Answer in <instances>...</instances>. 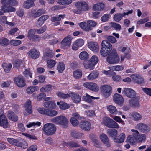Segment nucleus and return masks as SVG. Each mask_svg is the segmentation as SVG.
Here are the masks:
<instances>
[{"label": "nucleus", "mask_w": 151, "mask_h": 151, "mask_svg": "<svg viewBox=\"0 0 151 151\" xmlns=\"http://www.w3.org/2000/svg\"><path fill=\"white\" fill-rule=\"evenodd\" d=\"M65 16V14H60L58 16H54L51 17V20L52 22H54L53 23L54 26H57L60 24V21L61 20V19H63Z\"/></svg>", "instance_id": "obj_16"}, {"label": "nucleus", "mask_w": 151, "mask_h": 151, "mask_svg": "<svg viewBox=\"0 0 151 151\" xmlns=\"http://www.w3.org/2000/svg\"><path fill=\"white\" fill-rule=\"evenodd\" d=\"M107 40H103L101 43V47L100 50L101 55L103 57H106L111 51L112 49V45L109 42L114 43L116 40L114 37L112 36H108Z\"/></svg>", "instance_id": "obj_1"}, {"label": "nucleus", "mask_w": 151, "mask_h": 151, "mask_svg": "<svg viewBox=\"0 0 151 151\" xmlns=\"http://www.w3.org/2000/svg\"><path fill=\"white\" fill-rule=\"evenodd\" d=\"M101 92L106 94H111L112 93V87L109 85H102L100 87Z\"/></svg>", "instance_id": "obj_19"}, {"label": "nucleus", "mask_w": 151, "mask_h": 151, "mask_svg": "<svg viewBox=\"0 0 151 151\" xmlns=\"http://www.w3.org/2000/svg\"><path fill=\"white\" fill-rule=\"evenodd\" d=\"M28 56L32 59L38 58L40 56V53L39 51L35 48L31 49L27 53Z\"/></svg>", "instance_id": "obj_13"}, {"label": "nucleus", "mask_w": 151, "mask_h": 151, "mask_svg": "<svg viewBox=\"0 0 151 151\" xmlns=\"http://www.w3.org/2000/svg\"><path fill=\"white\" fill-rule=\"evenodd\" d=\"M35 0H27L24 1L23 4V7L24 8L29 9L35 5L34 2Z\"/></svg>", "instance_id": "obj_24"}, {"label": "nucleus", "mask_w": 151, "mask_h": 151, "mask_svg": "<svg viewBox=\"0 0 151 151\" xmlns=\"http://www.w3.org/2000/svg\"><path fill=\"white\" fill-rule=\"evenodd\" d=\"M107 132L111 137H116L117 134V131L115 129H109L107 130Z\"/></svg>", "instance_id": "obj_46"}, {"label": "nucleus", "mask_w": 151, "mask_h": 151, "mask_svg": "<svg viewBox=\"0 0 151 151\" xmlns=\"http://www.w3.org/2000/svg\"><path fill=\"white\" fill-rule=\"evenodd\" d=\"M111 26L113 28L115 29L116 30H120L121 29V27L119 24L114 22L110 23Z\"/></svg>", "instance_id": "obj_54"}, {"label": "nucleus", "mask_w": 151, "mask_h": 151, "mask_svg": "<svg viewBox=\"0 0 151 151\" xmlns=\"http://www.w3.org/2000/svg\"><path fill=\"white\" fill-rule=\"evenodd\" d=\"M107 109L108 111L111 114L116 115L117 113L116 108L113 105H109L107 106Z\"/></svg>", "instance_id": "obj_31"}, {"label": "nucleus", "mask_w": 151, "mask_h": 151, "mask_svg": "<svg viewBox=\"0 0 151 151\" xmlns=\"http://www.w3.org/2000/svg\"><path fill=\"white\" fill-rule=\"evenodd\" d=\"M42 129L45 134L47 135H50L55 133L56 128L53 124L46 123L44 125Z\"/></svg>", "instance_id": "obj_6"}, {"label": "nucleus", "mask_w": 151, "mask_h": 151, "mask_svg": "<svg viewBox=\"0 0 151 151\" xmlns=\"http://www.w3.org/2000/svg\"><path fill=\"white\" fill-rule=\"evenodd\" d=\"M99 60L97 57L96 55L93 56L89 60L88 62L84 61L83 65L86 69H89L92 70L94 68L95 66L98 63Z\"/></svg>", "instance_id": "obj_5"}, {"label": "nucleus", "mask_w": 151, "mask_h": 151, "mask_svg": "<svg viewBox=\"0 0 151 151\" xmlns=\"http://www.w3.org/2000/svg\"><path fill=\"white\" fill-rule=\"evenodd\" d=\"M46 115L50 117L56 116L58 114L57 111L53 109H48L47 110Z\"/></svg>", "instance_id": "obj_43"}, {"label": "nucleus", "mask_w": 151, "mask_h": 151, "mask_svg": "<svg viewBox=\"0 0 151 151\" xmlns=\"http://www.w3.org/2000/svg\"><path fill=\"white\" fill-rule=\"evenodd\" d=\"M109 19V15L105 14L103 15L101 18V20L102 22H105L107 21Z\"/></svg>", "instance_id": "obj_59"}, {"label": "nucleus", "mask_w": 151, "mask_h": 151, "mask_svg": "<svg viewBox=\"0 0 151 151\" xmlns=\"http://www.w3.org/2000/svg\"><path fill=\"white\" fill-rule=\"evenodd\" d=\"M76 8L73 9V12L76 14H79L83 11H87L88 9L87 4L85 1H78L75 4Z\"/></svg>", "instance_id": "obj_3"}, {"label": "nucleus", "mask_w": 151, "mask_h": 151, "mask_svg": "<svg viewBox=\"0 0 151 151\" xmlns=\"http://www.w3.org/2000/svg\"><path fill=\"white\" fill-rule=\"evenodd\" d=\"M72 39L70 35H68L63 39L60 43L61 48L65 50L69 48L71 45Z\"/></svg>", "instance_id": "obj_9"}, {"label": "nucleus", "mask_w": 151, "mask_h": 151, "mask_svg": "<svg viewBox=\"0 0 151 151\" xmlns=\"http://www.w3.org/2000/svg\"><path fill=\"white\" fill-rule=\"evenodd\" d=\"M41 125V123L39 122H30L26 126L27 128H30L33 126H35V125H37L40 126Z\"/></svg>", "instance_id": "obj_63"}, {"label": "nucleus", "mask_w": 151, "mask_h": 151, "mask_svg": "<svg viewBox=\"0 0 151 151\" xmlns=\"http://www.w3.org/2000/svg\"><path fill=\"white\" fill-rule=\"evenodd\" d=\"M35 33V30L34 29H30L28 32L27 37L30 40L34 35Z\"/></svg>", "instance_id": "obj_61"}, {"label": "nucleus", "mask_w": 151, "mask_h": 151, "mask_svg": "<svg viewBox=\"0 0 151 151\" xmlns=\"http://www.w3.org/2000/svg\"><path fill=\"white\" fill-rule=\"evenodd\" d=\"M100 137L104 144L107 147H111V145L109 141L108 138L106 135L102 134L100 135Z\"/></svg>", "instance_id": "obj_22"}, {"label": "nucleus", "mask_w": 151, "mask_h": 151, "mask_svg": "<svg viewBox=\"0 0 151 151\" xmlns=\"http://www.w3.org/2000/svg\"><path fill=\"white\" fill-rule=\"evenodd\" d=\"M65 65L64 62H59L57 64V69L60 73H62L65 70Z\"/></svg>", "instance_id": "obj_34"}, {"label": "nucleus", "mask_w": 151, "mask_h": 151, "mask_svg": "<svg viewBox=\"0 0 151 151\" xmlns=\"http://www.w3.org/2000/svg\"><path fill=\"white\" fill-rule=\"evenodd\" d=\"M74 42L79 47L82 46L84 43V40L82 39H78Z\"/></svg>", "instance_id": "obj_60"}, {"label": "nucleus", "mask_w": 151, "mask_h": 151, "mask_svg": "<svg viewBox=\"0 0 151 151\" xmlns=\"http://www.w3.org/2000/svg\"><path fill=\"white\" fill-rule=\"evenodd\" d=\"M79 57L81 60H86L88 59L89 55L86 52L83 51L80 53Z\"/></svg>", "instance_id": "obj_39"}, {"label": "nucleus", "mask_w": 151, "mask_h": 151, "mask_svg": "<svg viewBox=\"0 0 151 151\" xmlns=\"http://www.w3.org/2000/svg\"><path fill=\"white\" fill-rule=\"evenodd\" d=\"M105 7V4L102 2H99L94 5L93 9L94 10L101 11L103 10Z\"/></svg>", "instance_id": "obj_27"}, {"label": "nucleus", "mask_w": 151, "mask_h": 151, "mask_svg": "<svg viewBox=\"0 0 151 151\" xmlns=\"http://www.w3.org/2000/svg\"><path fill=\"white\" fill-rule=\"evenodd\" d=\"M125 137V134L123 133H122L118 138H114V141L115 142L117 143H122L124 141Z\"/></svg>", "instance_id": "obj_36"}, {"label": "nucleus", "mask_w": 151, "mask_h": 151, "mask_svg": "<svg viewBox=\"0 0 151 151\" xmlns=\"http://www.w3.org/2000/svg\"><path fill=\"white\" fill-rule=\"evenodd\" d=\"M22 60L19 59H16L13 63V65L14 67L19 68L22 63Z\"/></svg>", "instance_id": "obj_53"}, {"label": "nucleus", "mask_w": 151, "mask_h": 151, "mask_svg": "<svg viewBox=\"0 0 151 151\" xmlns=\"http://www.w3.org/2000/svg\"><path fill=\"white\" fill-rule=\"evenodd\" d=\"M113 100L116 104L118 105L122 104L124 101V99L121 95H114Z\"/></svg>", "instance_id": "obj_26"}, {"label": "nucleus", "mask_w": 151, "mask_h": 151, "mask_svg": "<svg viewBox=\"0 0 151 151\" xmlns=\"http://www.w3.org/2000/svg\"><path fill=\"white\" fill-rule=\"evenodd\" d=\"M31 13L33 14L34 18H36L44 14L45 12L42 9H40L37 10L36 12L35 10H32Z\"/></svg>", "instance_id": "obj_29"}, {"label": "nucleus", "mask_w": 151, "mask_h": 151, "mask_svg": "<svg viewBox=\"0 0 151 151\" xmlns=\"http://www.w3.org/2000/svg\"><path fill=\"white\" fill-rule=\"evenodd\" d=\"M130 77L135 83L138 84H141L144 83L143 78L139 75L133 74Z\"/></svg>", "instance_id": "obj_17"}, {"label": "nucleus", "mask_w": 151, "mask_h": 151, "mask_svg": "<svg viewBox=\"0 0 151 151\" xmlns=\"http://www.w3.org/2000/svg\"><path fill=\"white\" fill-rule=\"evenodd\" d=\"M47 65L48 68L51 69L54 67L56 64V61L52 59H49L47 61Z\"/></svg>", "instance_id": "obj_45"}, {"label": "nucleus", "mask_w": 151, "mask_h": 151, "mask_svg": "<svg viewBox=\"0 0 151 151\" xmlns=\"http://www.w3.org/2000/svg\"><path fill=\"white\" fill-rule=\"evenodd\" d=\"M23 74L24 76L27 77H29L31 78H32V73L30 72V68H28V69H26L24 72Z\"/></svg>", "instance_id": "obj_56"}, {"label": "nucleus", "mask_w": 151, "mask_h": 151, "mask_svg": "<svg viewBox=\"0 0 151 151\" xmlns=\"http://www.w3.org/2000/svg\"><path fill=\"white\" fill-rule=\"evenodd\" d=\"M57 104L58 105H59L60 108L62 110H65L70 108V106L67 103L63 102L60 104L59 102H57Z\"/></svg>", "instance_id": "obj_41"}, {"label": "nucleus", "mask_w": 151, "mask_h": 151, "mask_svg": "<svg viewBox=\"0 0 151 151\" xmlns=\"http://www.w3.org/2000/svg\"><path fill=\"white\" fill-rule=\"evenodd\" d=\"M70 121L72 125L74 127L77 126L80 124L78 120L73 117H72L71 118Z\"/></svg>", "instance_id": "obj_57"}, {"label": "nucleus", "mask_w": 151, "mask_h": 151, "mask_svg": "<svg viewBox=\"0 0 151 151\" xmlns=\"http://www.w3.org/2000/svg\"><path fill=\"white\" fill-rule=\"evenodd\" d=\"M70 135L73 138L78 139L82 137L83 134L82 133L78 132L76 131L73 130L71 132Z\"/></svg>", "instance_id": "obj_32"}, {"label": "nucleus", "mask_w": 151, "mask_h": 151, "mask_svg": "<svg viewBox=\"0 0 151 151\" xmlns=\"http://www.w3.org/2000/svg\"><path fill=\"white\" fill-rule=\"evenodd\" d=\"M91 139L94 146L98 148H101V144L96 137L93 135L91 137Z\"/></svg>", "instance_id": "obj_28"}, {"label": "nucleus", "mask_w": 151, "mask_h": 151, "mask_svg": "<svg viewBox=\"0 0 151 151\" xmlns=\"http://www.w3.org/2000/svg\"><path fill=\"white\" fill-rule=\"evenodd\" d=\"M136 128L141 132L145 134L149 133L150 130V128L148 125L141 122L138 124Z\"/></svg>", "instance_id": "obj_11"}, {"label": "nucleus", "mask_w": 151, "mask_h": 151, "mask_svg": "<svg viewBox=\"0 0 151 151\" xmlns=\"http://www.w3.org/2000/svg\"><path fill=\"white\" fill-rule=\"evenodd\" d=\"M132 115L134 118V120L136 121L141 120L142 118L141 115L136 112L133 113Z\"/></svg>", "instance_id": "obj_55"}, {"label": "nucleus", "mask_w": 151, "mask_h": 151, "mask_svg": "<svg viewBox=\"0 0 151 151\" xmlns=\"http://www.w3.org/2000/svg\"><path fill=\"white\" fill-rule=\"evenodd\" d=\"M9 43V40L6 38H0V45L3 46H6Z\"/></svg>", "instance_id": "obj_44"}, {"label": "nucleus", "mask_w": 151, "mask_h": 151, "mask_svg": "<svg viewBox=\"0 0 151 151\" xmlns=\"http://www.w3.org/2000/svg\"><path fill=\"white\" fill-rule=\"evenodd\" d=\"M1 9L4 13L14 12L16 11L15 8L12 6L11 5H3L1 7Z\"/></svg>", "instance_id": "obj_23"}, {"label": "nucleus", "mask_w": 151, "mask_h": 151, "mask_svg": "<svg viewBox=\"0 0 151 151\" xmlns=\"http://www.w3.org/2000/svg\"><path fill=\"white\" fill-rule=\"evenodd\" d=\"M2 66L4 71L7 73H9L12 67V65L11 63H4L2 64Z\"/></svg>", "instance_id": "obj_38"}, {"label": "nucleus", "mask_w": 151, "mask_h": 151, "mask_svg": "<svg viewBox=\"0 0 151 151\" xmlns=\"http://www.w3.org/2000/svg\"><path fill=\"white\" fill-rule=\"evenodd\" d=\"M127 140L129 142L130 144L132 145H135L137 143V139L133 137H132L130 136H129L127 138Z\"/></svg>", "instance_id": "obj_49"}, {"label": "nucleus", "mask_w": 151, "mask_h": 151, "mask_svg": "<svg viewBox=\"0 0 151 151\" xmlns=\"http://www.w3.org/2000/svg\"><path fill=\"white\" fill-rule=\"evenodd\" d=\"M122 91L124 94H136L134 90L130 88H124Z\"/></svg>", "instance_id": "obj_42"}, {"label": "nucleus", "mask_w": 151, "mask_h": 151, "mask_svg": "<svg viewBox=\"0 0 151 151\" xmlns=\"http://www.w3.org/2000/svg\"><path fill=\"white\" fill-rule=\"evenodd\" d=\"M14 81L15 84L18 87H24L26 85L25 79L21 75H18L14 79Z\"/></svg>", "instance_id": "obj_10"}, {"label": "nucleus", "mask_w": 151, "mask_h": 151, "mask_svg": "<svg viewBox=\"0 0 151 151\" xmlns=\"http://www.w3.org/2000/svg\"><path fill=\"white\" fill-rule=\"evenodd\" d=\"M129 98H131L129 100V103L130 106L134 108H139L140 107L139 99V97L136 95H127Z\"/></svg>", "instance_id": "obj_7"}, {"label": "nucleus", "mask_w": 151, "mask_h": 151, "mask_svg": "<svg viewBox=\"0 0 151 151\" xmlns=\"http://www.w3.org/2000/svg\"><path fill=\"white\" fill-rule=\"evenodd\" d=\"M99 73L97 71H93L87 76V78L88 79L93 80L97 78L99 76Z\"/></svg>", "instance_id": "obj_37"}, {"label": "nucleus", "mask_w": 151, "mask_h": 151, "mask_svg": "<svg viewBox=\"0 0 151 151\" xmlns=\"http://www.w3.org/2000/svg\"><path fill=\"white\" fill-rule=\"evenodd\" d=\"M88 47L93 52H97L99 50V45L96 42H89L88 44Z\"/></svg>", "instance_id": "obj_20"}, {"label": "nucleus", "mask_w": 151, "mask_h": 151, "mask_svg": "<svg viewBox=\"0 0 151 151\" xmlns=\"http://www.w3.org/2000/svg\"><path fill=\"white\" fill-rule=\"evenodd\" d=\"M123 17L122 14L116 13L114 16L113 19L115 21L117 22L120 21Z\"/></svg>", "instance_id": "obj_51"}, {"label": "nucleus", "mask_w": 151, "mask_h": 151, "mask_svg": "<svg viewBox=\"0 0 151 151\" xmlns=\"http://www.w3.org/2000/svg\"><path fill=\"white\" fill-rule=\"evenodd\" d=\"M71 97L73 101L75 103H79L81 100V96L79 95H71Z\"/></svg>", "instance_id": "obj_52"}, {"label": "nucleus", "mask_w": 151, "mask_h": 151, "mask_svg": "<svg viewBox=\"0 0 151 151\" xmlns=\"http://www.w3.org/2000/svg\"><path fill=\"white\" fill-rule=\"evenodd\" d=\"M80 128L84 131H89L91 128V124L88 121H82L79 124Z\"/></svg>", "instance_id": "obj_14"}, {"label": "nucleus", "mask_w": 151, "mask_h": 151, "mask_svg": "<svg viewBox=\"0 0 151 151\" xmlns=\"http://www.w3.org/2000/svg\"><path fill=\"white\" fill-rule=\"evenodd\" d=\"M0 126L4 128H7L9 127L8 123L6 117L3 114L2 111L0 110Z\"/></svg>", "instance_id": "obj_15"}, {"label": "nucleus", "mask_w": 151, "mask_h": 151, "mask_svg": "<svg viewBox=\"0 0 151 151\" xmlns=\"http://www.w3.org/2000/svg\"><path fill=\"white\" fill-rule=\"evenodd\" d=\"M65 145L70 147H80V145L77 143L73 141H70L67 143H65Z\"/></svg>", "instance_id": "obj_48"}, {"label": "nucleus", "mask_w": 151, "mask_h": 151, "mask_svg": "<svg viewBox=\"0 0 151 151\" xmlns=\"http://www.w3.org/2000/svg\"><path fill=\"white\" fill-rule=\"evenodd\" d=\"M83 86L92 91L97 92L99 90V87L97 84L93 82H85L83 84Z\"/></svg>", "instance_id": "obj_12"}, {"label": "nucleus", "mask_w": 151, "mask_h": 151, "mask_svg": "<svg viewBox=\"0 0 151 151\" xmlns=\"http://www.w3.org/2000/svg\"><path fill=\"white\" fill-rule=\"evenodd\" d=\"M11 44L14 46H17L20 45L21 43V41L19 40H12L10 42Z\"/></svg>", "instance_id": "obj_58"}, {"label": "nucleus", "mask_w": 151, "mask_h": 151, "mask_svg": "<svg viewBox=\"0 0 151 151\" xmlns=\"http://www.w3.org/2000/svg\"><path fill=\"white\" fill-rule=\"evenodd\" d=\"M54 55V53L53 51L49 48H47L43 54L42 59L44 60H47L49 58H52Z\"/></svg>", "instance_id": "obj_18"}, {"label": "nucleus", "mask_w": 151, "mask_h": 151, "mask_svg": "<svg viewBox=\"0 0 151 151\" xmlns=\"http://www.w3.org/2000/svg\"><path fill=\"white\" fill-rule=\"evenodd\" d=\"M109 55L107 57L106 60L109 64L118 63L120 61V58L118 55L116 50L113 49Z\"/></svg>", "instance_id": "obj_4"}, {"label": "nucleus", "mask_w": 151, "mask_h": 151, "mask_svg": "<svg viewBox=\"0 0 151 151\" xmlns=\"http://www.w3.org/2000/svg\"><path fill=\"white\" fill-rule=\"evenodd\" d=\"M52 121L55 123L62 126L63 128H66L68 126L69 122L64 116L60 115L52 119Z\"/></svg>", "instance_id": "obj_2"}, {"label": "nucleus", "mask_w": 151, "mask_h": 151, "mask_svg": "<svg viewBox=\"0 0 151 151\" xmlns=\"http://www.w3.org/2000/svg\"><path fill=\"white\" fill-rule=\"evenodd\" d=\"M44 23L41 18L40 17L36 22V26L38 27H39L41 26Z\"/></svg>", "instance_id": "obj_64"}, {"label": "nucleus", "mask_w": 151, "mask_h": 151, "mask_svg": "<svg viewBox=\"0 0 151 151\" xmlns=\"http://www.w3.org/2000/svg\"><path fill=\"white\" fill-rule=\"evenodd\" d=\"M72 2L71 0H58V3L60 5H68Z\"/></svg>", "instance_id": "obj_50"}, {"label": "nucleus", "mask_w": 151, "mask_h": 151, "mask_svg": "<svg viewBox=\"0 0 151 151\" xmlns=\"http://www.w3.org/2000/svg\"><path fill=\"white\" fill-rule=\"evenodd\" d=\"M124 68L123 66L122 65H118L116 66H113L112 67V69L114 70L115 71H120L122 70Z\"/></svg>", "instance_id": "obj_62"}, {"label": "nucleus", "mask_w": 151, "mask_h": 151, "mask_svg": "<svg viewBox=\"0 0 151 151\" xmlns=\"http://www.w3.org/2000/svg\"><path fill=\"white\" fill-rule=\"evenodd\" d=\"M52 87V85L50 84L46 85L40 88V91L41 93L39 94H45V92H49L51 90Z\"/></svg>", "instance_id": "obj_25"}, {"label": "nucleus", "mask_w": 151, "mask_h": 151, "mask_svg": "<svg viewBox=\"0 0 151 151\" xmlns=\"http://www.w3.org/2000/svg\"><path fill=\"white\" fill-rule=\"evenodd\" d=\"M7 140L12 144L23 148H26L27 146V142L22 139L18 140L13 138H8L7 139Z\"/></svg>", "instance_id": "obj_8"}, {"label": "nucleus", "mask_w": 151, "mask_h": 151, "mask_svg": "<svg viewBox=\"0 0 151 151\" xmlns=\"http://www.w3.org/2000/svg\"><path fill=\"white\" fill-rule=\"evenodd\" d=\"M39 89L38 86H32L28 87L27 89V91L28 93L31 94L34 92L37 91Z\"/></svg>", "instance_id": "obj_40"}, {"label": "nucleus", "mask_w": 151, "mask_h": 151, "mask_svg": "<svg viewBox=\"0 0 151 151\" xmlns=\"http://www.w3.org/2000/svg\"><path fill=\"white\" fill-rule=\"evenodd\" d=\"M73 77L76 79L80 78L82 76V72L80 69H77L75 70L73 72Z\"/></svg>", "instance_id": "obj_33"}, {"label": "nucleus", "mask_w": 151, "mask_h": 151, "mask_svg": "<svg viewBox=\"0 0 151 151\" xmlns=\"http://www.w3.org/2000/svg\"><path fill=\"white\" fill-rule=\"evenodd\" d=\"M7 116L9 119L13 121H17L18 120L17 116L12 111H9L7 114Z\"/></svg>", "instance_id": "obj_30"}, {"label": "nucleus", "mask_w": 151, "mask_h": 151, "mask_svg": "<svg viewBox=\"0 0 151 151\" xmlns=\"http://www.w3.org/2000/svg\"><path fill=\"white\" fill-rule=\"evenodd\" d=\"M80 27L83 31L86 32H89L92 30V27L88 26V22H83L78 23Z\"/></svg>", "instance_id": "obj_21"}, {"label": "nucleus", "mask_w": 151, "mask_h": 151, "mask_svg": "<svg viewBox=\"0 0 151 151\" xmlns=\"http://www.w3.org/2000/svg\"><path fill=\"white\" fill-rule=\"evenodd\" d=\"M25 111L29 114H30L32 112V108L31 105V101L29 100L26 102L24 105Z\"/></svg>", "instance_id": "obj_35"}, {"label": "nucleus", "mask_w": 151, "mask_h": 151, "mask_svg": "<svg viewBox=\"0 0 151 151\" xmlns=\"http://www.w3.org/2000/svg\"><path fill=\"white\" fill-rule=\"evenodd\" d=\"M103 120L104 124L106 126L110 128L112 119L108 117H105L103 118Z\"/></svg>", "instance_id": "obj_47"}]
</instances>
